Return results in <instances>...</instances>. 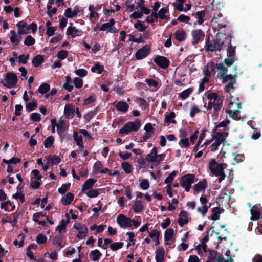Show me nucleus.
<instances>
[{
	"mask_svg": "<svg viewBox=\"0 0 262 262\" xmlns=\"http://www.w3.org/2000/svg\"><path fill=\"white\" fill-rule=\"evenodd\" d=\"M204 97L208 100V103L205 102L203 107L207 110L210 111L211 113L217 115L221 109L222 100L220 96L216 93L207 92L204 94Z\"/></svg>",
	"mask_w": 262,
	"mask_h": 262,
	"instance_id": "1",
	"label": "nucleus"
},
{
	"mask_svg": "<svg viewBox=\"0 0 262 262\" xmlns=\"http://www.w3.org/2000/svg\"><path fill=\"white\" fill-rule=\"evenodd\" d=\"M207 168L211 174L219 177V183L225 179L226 174L224 170L227 168L226 163H218L215 159H210L208 161Z\"/></svg>",
	"mask_w": 262,
	"mask_h": 262,
	"instance_id": "2",
	"label": "nucleus"
},
{
	"mask_svg": "<svg viewBox=\"0 0 262 262\" xmlns=\"http://www.w3.org/2000/svg\"><path fill=\"white\" fill-rule=\"evenodd\" d=\"M141 126V122L139 120L135 121H129L120 129L119 133L122 135H127L133 132L138 131Z\"/></svg>",
	"mask_w": 262,
	"mask_h": 262,
	"instance_id": "3",
	"label": "nucleus"
},
{
	"mask_svg": "<svg viewBox=\"0 0 262 262\" xmlns=\"http://www.w3.org/2000/svg\"><path fill=\"white\" fill-rule=\"evenodd\" d=\"M224 43V41L218 38L210 41L209 37H208V40L206 42L204 48L208 52H213L216 50L220 51L222 49Z\"/></svg>",
	"mask_w": 262,
	"mask_h": 262,
	"instance_id": "4",
	"label": "nucleus"
},
{
	"mask_svg": "<svg viewBox=\"0 0 262 262\" xmlns=\"http://www.w3.org/2000/svg\"><path fill=\"white\" fill-rule=\"evenodd\" d=\"M228 135L227 132H217L212 137V141H213V143L210 146L211 151H216L217 150L219 146L225 140L226 137Z\"/></svg>",
	"mask_w": 262,
	"mask_h": 262,
	"instance_id": "5",
	"label": "nucleus"
},
{
	"mask_svg": "<svg viewBox=\"0 0 262 262\" xmlns=\"http://www.w3.org/2000/svg\"><path fill=\"white\" fill-rule=\"evenodd\" d=\"M166 155L164 153L158 155V148L154 147L150 152L147 155L146 160L148 162L160 163L165 158Z\"/></svg>",
	"mask_w": 262,
	"mask_h": 262,
	"instance_id": "6",
	"label": "nucleus"
},
{
	"mask_svg": "<svg viewBox=\"0 0 262 262\" xmlns=\"http://www.w3.org/2000/svg\"><path fill=\"white\" fill-rule=\"evenodd\" d=\"M195 182V177L194 174H188L183 176L180 180V185L185 188L187 192H189L192 183Z\"/></svg>",
	"mask_w": 262,
	"mask_h": 262,
	"instance_id": "7",
	"label": "nucleus"
},
{
	"mask_svg": "<svg viewBox=\"0 0 262 262\" xmlns=\"http://www.w3.org/2000/svg\"><path fill=\"white\" fill-rule=\"evenodd\" d=\"M17 81V77L13 73L9 72L6 74L5 77L2 82L5 86L8 88H12L16 84Z\"/></svg>",
	"mask_w": 262,
	"mask_h": 262,
	"instance_id": "8",
	"label": "nucleus"
},
{
	"mask_svg": "<svg viewBox=\"0 0 262 262\" xmlns=\"http://www.w3.org/2000/svg\"><path fill=\"white\" fill-rule=\"evenodd\" d=\"M192 36L191 43L195 46L203 41L205 34L201 29H195L191 32Z\"/></svg>",
	"mask_w": 262,
	"mask_h": 262,
	"instance_id": "9",
	"label": "nucleus"
},
{
	"mask_svg": "<svg viewBox=\"0 0 262 262\" xmlns=\"http://www.w3.org/2000/svg\"><path fill=\"white\" fill-rule=\"evenodd\" d=\"M236 76V74L234 75L229 74L228 76L225 77V78L223 79L224 82L227 83L224 88V90L226 92H229L231 90L234 89L233 85L236 83L235 78Z\"/></svg>",
	"mask_w": 262,
	"mask_h": 262,
	"instance_id": "10",
	"label": "nucleus"
},
{
	"mask_svg": "<svg viewBox=\"0 0 262 262\" xmlns=\"http://www.w3.org/2000/svg\"><path fill=\"white\" fill-rule=\"evenodd\" d=\"M73 228L76 229L78 231V233L76 235V237L78 238L83 239L87 235L88 229L84 225L77 223L74 224Z\"/></svg>",
	"mask_w": 262,
	"mask_h": 262,
	"instance_id": "11",
	"label": "nucleus"
},
{
	"mask_svg": "<svg viewBox=\"0 0 262 262\" xmlns=\"http://www.w3.org/2000/svg\"><path fill=\"white\" fill-rule=\"evenodd\" d=\"M117 224L123 228H126L131 227V219L127 217L123 214H120L117 217Z\"/></svg>",
	"mask_w": 262,
	"mask_h": 262,
	"instance_id": "12",
	"label": "nucleus"
},
{
	"mask_svg": "<svg viewBox=\"0 0 262 262\" xmlns=\"http://www.w3.org/2000/svg\"><path fill=\"white\" fill-rule=\"evenodd\" d=\"M82 9L79 6H76L73 10L70 8H68L64 12V15L67 18H73L79 15Z\"/></svg>",
	"mask_w": 262,
	"mask_h": 262,
	"instance_id": "13",
	"label": "nucleus"
},
{
	"mask_svg": "<svg viewBox=\"0 0 262 262\" xmlns=\"http://www.w3.org/2000/svg\"><path fill=\"white\" fill-rule=\"evenodd\" d=\"M149 53V47L148 46H145L139 49L137 51V52L136 53L135 56L138 60H141L147 56Z\"/></svg>",
	"mask_w": 262,
	"mask_h": 262,
	"instance_id": "14",
	"label": "nucleus"
},
{
	"mask_svg": "<svg viewBox=\"0 0 262 262\" xmlns=\"http://www.w3.org/2000/svg\"><path fill=\"white\" fill-rule=\"evenodd\" d=\"M154 60L159 67L162 69H166L169 64L168 60L166 57L162 56H157Z\"/></svg>",
	"mask_w": 262,
	"mask_h": 262,
	"instance_id": "15",
	"label": "nucleus"
},
{
	"mask_svg": "<svg viewBox=\"0 0 262 262\" xmlns=\"http://www.w3.org/2000/svg\"><path fill=\"white\" fill-rule=\"evenodd\" d=\"M261 209L259 205L257 204L253 206L250 209V213L251 214V220L252 221L258 220L260 217Z\"/></svg>",
	"mask_w": 262,
	"mask_h": 262,
	"instance_id": "16",
	"label": "nucleus"
},
{
	"mask_svg": "<svg viewBox=\"0 0 262 262\" xmlns=\"http://www.w3.org/2000/svg\"><path fill=\"white\" fill-rule=\"evenodd\" d=\"M66 34L68 36H71L72 38H74L81 36L82 34V31L76 28L75 27L71 26L68 27Z\"/></svg>",
	"mask_w": 262,
	"mask_h": 262,
	"instance_id": "17",
	"label": "nucleus"
},
{
	"mask_svg": "<svg viewBox=\"0 0 262 262\" xmlns=\"http://www.w3.org/2000/svg\"><path fill=\"white\" fill-rule=\"evenodd\" d=\"M207 187V181L203 179L194 185L193 193L195 195L204 192Z\"/></svg>",
	"mask_w": 262,
	"mask_h": 262,
	"instance_id": "18",
	"label": "nucleus"
},
{
	"mask_svg": "<svg viewBox=\"0 0 262 262\" xmlns=\"http://www.w3.org/2000/svg\"><path fill=\"white\" fill-rule=\"evenodd\" d=\"M173 36L178 41H183L186 38V32L184 29H179L174 33Z\"/></svg>",
	"mask_w": 262,
	"mask_h": 262,
	"instance_id": "19",
	"label": "nucleus"
},
{
	"mask_svg": "<svg viewBox=\"0 0 262 262\" xmlns=\"http://www.w3.org/2000/svg\"><path fill=\"white\" fill-rule=\"evenodd\" d=\"M10 41L14 45H17L21 40V37L17 35L14 30H12L9 33Z\"/></svg>",
	"mask_w": 262,
	"mask_h": 262,
	"instance_id": "20",
	"label": "nucleus"
},
{
	"mask_svg": "<svg viewBox=\"0 0 262 262\" xmlns=\"http://www.w3.org/2000/svg\"><path fill=\"white\" fill-rule=\"evenodd\" d=\"M168 9L167 7L166 8H161L158 13L155 12V14L154 15H156V19L159 18L160 19H168V17L167 16V13H168Z\"/></svg>",
	"mask_w": 262,
	"mask_h": 262,
	"instance_id": "21",
	"label": "nucleus"
},
{
	"mask_svg": "<svg viewBox=\"0 0 262 262\" xmlns=\"http://www.w3.org/2000/svg\"><path fill=\"white\" fill-rule=\"evenodd\" d=\"M132 209L135 213H138L142 211L144 209V206L140 200H137L134 202L132 205Z\"/></svg>",
	"mask_w": 262,
	"mask_h": 262,
	"instance_id": "22",
	"label": "nucleus"
},
{
	"mask_svg": "<svg viewBox=\"0 0 262 262\" xmlns=\"http://www.w3.org/2000/svg\"><path fill=\"white\" fill-rule=\"evenodd\" d=\"M16 26L18 28V33L19 35L25 34L28 33L27 31V24L24 21H20L17 23Z\"/></svg>",
	"mask_w": 262,
	"mask_h": 262,
	"instance_id": "23",
	"label": "nucleus"
},
{
	"mask_svg": "<svg viewBox=\"0 0 262 262\" xmlns=\"http://www.w3.org/2000/svg\"><path fill=\"white\" fill-rule=\"evenodd\" d=\"M187 212L185 211H181L179 214L178 223L180 226L182 227L184 224L188 223Z\"/></svg>",
	"mask_w": 262,
	"mask_h": 262,
	"instance_id": "24",
	"label": "nucleus"
},
{
	"mask_svg": "<svg viewBox=\"0 0 262 262\" xmlns=\"http://www.w3.org/2000/svg\"><path fill=\"white\" fill-rule=\"evenodd\" d=\"M74 109L73 105L71 104H67L65 106L64 113L68 119H71L74 115Z\"/></svg>",
	"mask_w": 262,
	"mask_h": 262,
	"instance_id": "25",
	"label": "nucleus"
},
{
	"mask_svg": "<svg viewBox=\"0 0 262 262\" xmlns=\"http://www.w3.org/2000/svg\"><path fill=\"white\" fill-rule=\"evenodd\" d=\"M115 107L118 111L122 113H126L129 108L128 104L123 101L118 102L115 105Z\"/></svg>",
	"mask_w": 262,
	"mask_h": 262,
	"instance_id": "26",
	"label": "nucleus"
},
{
	"mask_svg": "<svg viewBox=\"0 0 262 262\" xmlns=\"http://www.w3.org/2000/svg\"><path fill=\"white\" fill-rule=\"evenodd\" d=\"M101 253L97 249L92 250L90 252L89 256L91 260L94 261H98L101 256Z\"/></svg>",
	"mask_w": 262,
	"mask_h": 262,
	"instance_id": "27",
	"label": "nucleus"
},
{
	"mask_svg": "<svg viewBox=\"0 0 262 262\" xmlns=\"http://www.w3.org/2000/svg\"><path fill=\"white\" fill-rule=\"evenodd\" d=\"M96 182V180L93 178L87 180L82 186L81 189L82 191L85 192L86 190L91 188Z\"/></svg>",
	"mask_w": 262,
	"mask_h": 262,
	"instance_id": "28",
	"label": "nucleus"
},
{
	"mask_svg": "<svg viewBox=\"0 0 262 262\" xmlns=\"http://www.w3.org/2000/svg\"><path fill=\"white\" fill-rule=\"evenodd\" d=\"M156 262H163L164 257V250L163 248L157 249L156 252Z\"/></svg>",
	"mask_w": 262,
	"mask_h": 262,
	"instance_id": "29",
	"label": "nucleus"
},
{
	"mask_svg": "<svg viewBox=\"0 0 262 262\" xmlns=\"http://www.w3.org/2000/svg\"><path fill=\"white\" fill-rule=\"evenodd\" d=\"M95 7L93 5L89 6V10L90 11V17L92 21L94 22L99 18V15L97 12L95 11Z\"/></svg>",
	"mask_w": 262,
	"mask_h": 262,
	"instance_id": "30",
	"label": "nucleus"
},
{
	"mask_svg": "<svg viewBox=\"0 0 262 262\" xmlns=\"http://www.w3.org/2000/svg\"><path fill=\"white\" fill-rule=\"evenodd\" d=\"M100 30L105 31L107 33H115L117 29L114 26H111L107 23H104L100 28Z\"/></svg>",
	"mask_w": 262,
	"mask_h": 262,
	"instance_id": "31",
	"label": "nucleus"
},
{
	"mask_svg": "<svg viewBox=\"0 0 262 262\" xmlns=\"http://www.w3.org/2000/svg\"><path fill=\"white\" fill-rule=\"evenodd\" d=\"M217 69L220 71L221 78L224 79L225 77L228 76L227 75L228 71L227 68L225 67V65L223 63L218 64L217 65Z\"/></svg>",
	"mask_w": 262,
	"mask_h": 262,
	"instance_id": "32",
	"label": "nucleus"
},
{
	"mask_svg": "<svg viewBox=\"0 0 262 262\" xmlns=\"http://www.w3.org/2000/svg\"><path fill=\"white\" fill-rule=\"evenodd\" d=\"M73 199L74 195L72 193L69 192L62 198L61 202L63 205H67L72 202Z\"/></svg>",
	"mask_w": 262,
	"mask_h": 262,
	"instance_id": "33",
	"label": "nucleus"
},
{
	"mask_svg": "<svg viewBox=\"0 0 262 262\" xmlns=\"http://www.w3.org/2000/svg\"><path fill=\"white\" fill-rule=\"evenodd\" d=\"M53 244L60 248H63L66 246V242H64L62 237L59 236L54 237Z\"/></svg>",
	"mask_w": 262,
	"mask_h": 262,
	"instance_id": "34",
	"label": "nucleus"
},
{
	"mask_svg": "<svg viewBox=\"0 0 262 262\" xmlns=\"http://www.w3.org/2000/svg\"><path fill=\"white\" fill-rule=\"evenodd\" d=\"M228 113L231 117L235 120H243V117H242L239 115L240 112L238 110H230L228 112Z\"/></svg>",
	"mask_w": 262,
	"mask_h": 262,
	"instance_id": "35",
	"label": "nucleus"
},
{
	"mask_svg": "<svg viewBox=\"0 0 262 262\" xmlns=\"http://www.w3.org/2000/svg\"><path fill=\"white\" fill-rule=\"evenodd\" d=\"M174 233V230L172 229H169L165 231L164 234L165 244L168 245V241L171 240Z\"/></svg>",
	"mask_w": 262,
	"mask_h": 262,
	"instance_id": "36",
	"label": "nucleus"
},
{
	"mask_svg": "<svg viewBox=\"0 0 262 262\" xmlns=\"http://www.w3.org/2000/svg\"><path fill=\"white\" fill-rule=\"evenodd\" d=\"M215 69V65L213 62L208 63L206 66L205 69L204 70V74L206 76H209L211 74V72H213Z\"/></svg>",
	"mask_w": 262,
	"mask_h": 262,
	"instance_id": "37",
	"label": "nucleus"
},
{
	"mask_svg": "<svg viewBox=\"0 0 262 262\" xmlns=\"http://www.w3.org/2000/svg\"><path fill=\"white\" fill-rule=\"evenodd\" d=\"M43 61V58L42 55H37L32 60V64L35 67H39Z\"/></svg>",
	"mask_w": 262,
	"mask_h": 262,
	"instance_id": "38",
	"label": "nucleus"
},
{
	"mask_svg": "<svg viewBox=\"0 0 262 262\" xmlns=\"http://www.w3.org/2000/svg\"><path fill=\"white\" fill-rule=\"evenodd\" d=\"M159 232L157 230H154L149 233V237L153 239L156 245H158L159 244Z\"/></svg>",
	"mask_w": 262,
	"mask_h": 262,
	"instance_id": "39",
	"label": "nucleus"
},
{
	"mask_svg": "<svg viewBox=\"0 0 262 262\" xmlns=\"http://www.w3.org/2000/svg\"><path fill=\"white\" fill-rule=\"evenodd\" d=\"M47 160L48 163L51 165L57 164L60 162L59 157L56 156H48L47 157Z\"/></svg>",
	"mask_w": 262,
	"mask_h": 262,
	"instance_id": "40",
	"label": "nucleus"
},
{
	"mask_svg": "<svg viewBox=\"0 0 262 262\" xmlns=\"http://www.w3.org/2000/svg\"><path fill=\"white\" fill-rule=\"evenodd\" d=\"M205 12L204 11H198L195 13V16L198 19L197 23L199 25H202L204 21Z\"/></svg>",
	"mask_w": 262,
	"mask_h": 262,
	"instance_id": "41",
	"label": "nucleus"
},
{
	"mask_svg": "<svg viewBox=\"0 0 262 262\" xmlns=\"http://www.w3.org/2000/svg\"><path fill=\"white\" fill-rule=\"evenodd\" d=\"M175 117V114L174 112H170L169 114L166 115L165 117V123H168L167 124H165L168 126L170 122L176 123V121L174 120H172Z\"/></svg>",
	"mask_w": 262,
	"mask_h": 262,
	"instance_id": "42",
	"label": "nucleus"
},
{
	"mask_svg": "<svg viewBox=\"0 0 262 262\" xmlns=\"http://www.w3.org/2000/svg\"><path fill=\"white\" fill-rule=\"evenodd\" d=\"M57 130L59 134L63 133L67 129V127L63 120L60 121V122L57 124Z\"/></svg>",
	"mask_w": 262,
	"mask_h": 262,
	"instance_id": "43",
	"label": "nucleus"
},
{
	"mask_svg": "<svg viewBox=\"0 0 262 262\" xmlns=\"http://www.w3.org/2000/svg\"><path fill=\"white\" fill-rule=\"evenodd\" d=\"M185 1V0H176L173 5L179 11L182 12L184 10L183 4Z\"/></svg>",
	"mask_w": 262,
	"mask_h": 262,
	"instance_id": "44",
	"label": "nucleus"
},
{
	"mask_svg": "<svg viewBox=\"0 0 262 262\" xmlns=\"http://www.w3.org/2000/svg\"><path fill=\"white\" fill-rule=\"evenodd\" d=\"M103 70L104 67L103 66H101L99 63H95L94 66L91 68V71L92 72H97L99 74H101Z\"/></svg>",
	"mask_w": 262,
	"mask_h": 262,
	"instance_id": "45",
	"label": "nucleus"
},
{
	"mask_svg": "<svg viewBox=\"0 0 262 262\" xmlns=\"http://www.w3.org/2000/svg\"><path fill=\"white\" fill-rule=\"evenodd\" d=\"M50 88L49 84L45 83L39 86L38 91L40 94H45L49 91Z\"/></svg>",
	"mask_w": 262,
	"mask_h": 262,
	"instance_id": "46",
	"label": "nucleus"
},
{
	"mask_svg": "<svg viewBox=\"0 0 262 262\" xmlns=\"http://www.w3.org/2000/svg\"><path fill=\"white\" fill-rule=\"evenodd\" d=\"M179 144L182 147H184L187 149L190 145L189 140L187 138H181L179 142Z\"/></svg>",
	"mask_w": 262,
	"mask_h": 262,
	"instance_id": "47",
	"label": "nucleus"
},
{
	"mask_svg": "<svg viewBox=\"0 0 262 262\" xmlns=\"http://www.w3.org/2000/svg\"><path fill=\"white\" fill-rule=\"evenodd\" d=\"M192 92V89H187L180 93L179 97L183 99H186L189 96Z\"/></svg>",
	"mask_w": 262,
	"mask_h": 262,
	"instance_id": "48",
	"label": "nucleus"
},
{
	"mask_svg": "<svg viewBox=\"0 0 262 262\" xmlns=\"http://www.w3.org/2000/svg\"><path fill=\"white\" fill-rule=\"evenodd\" d=\"M54 138L52 136H49L48 137L45 141L44 142V146L45 148H50L54 142Z\"/></svg>",
	"mask_w": 262,
	"mask_h": 262,
	"instance_id": "49",
	"label": "nucleus"
},
{
	"mask_svg": "<svg viewBox=\"0 0 262 262\" xmlns=\"http://www.w3.org/2000/svg\"><path fill=\"white\" fill-rule=\"evenodd\" d=\"M84 193H86V195L90 198H95L99 194V190L97 189H90L87 192H85Z\"/></svg>",
	"mask_w": 262,
	"mask_h": 262,
	"instance_id": "50",
	"label": "nucleus"
},
{
	"mask_svg": "<svg viewBox=\"0 0 262 262\" xmlns=\"http://www.w3.org/2000/svg\"><path fill=\"white\" fill-rule=\"evenodd\" d=\"M35 42V39L31 35H28L26 37L24 40V44L26 46H30L34 45Z\"/></svg>",
	"mask_w": 262,
	"mask_h": 262,
	"instance_id": "51",
	"label": "nucleus"
},
{
	"mask_svg": "<svg viewBox=\"0 0 262 262\" xmlns=\"http://www.w3.org/2000/svg\"><path fill=\"white\" fill-rule=\"evenodd\" d=\"M140 187L143 190H147L149 187V181L147 179H141L140 183Z\"/></svg>",
	"mask_w": 262,
	"mask_h": 262,
	"instance_id": "52",
	"label": "nucleus"
},
{
	"mask_svg": "<svg viewBox=\"0 0 262 262\" xmlns=\"http://www.w3.org/2000/svg\"><path fill=\"white\" fill-rule=\"evenodd\" d=\"M68 52L66 50H62L58 52L57 56L60 60H64L67 58Z\"/></svg>",
	"mask_w": 262,
	"mask_h": 262,
	"instance_id": "53",
	"label": "nucleus"
},
{
	"mask_svg": "<svg viewBox=\"0 0 262 262\" xmlns=\"http://www.w3.org/2000/svg\"><path fill=\"white\" fill-rule=\"evenodd\" d=\"M122 168L126 173H130L132 172V166L130 164L127 162H124L121 164Z\"/></svg>",
	"mask_w": 262,
	"mask_h": 262,
	"instance_id": "54",
	"label": "nucleus"
},
{
	"mask_svg": "<svg viewBox=\"0 0 262 262\" xmlns=\"http://www.w3.org/2000/svg\"><path fill=\"white\" fill-rule=\"evenodd\" d=\"M73 138L75 142H76V144L78 146H81L82 144H83V142L82 139L81 137H79L78 136L77 132H74L73 134Z\"/></svg>",
	"mask_w": 262,
	"mask_h": 262,
	"instance_id": "55",
	"label": "nucleus"
},
{
	"mask_svg": "<svg viewBox=\"0 0 262 262\" xmlns=\"http://www.w3.org/2000/svg\"><path fill=\"white\" fill-rule=\"evenodd\" d=\"M67 223L64 220H62L61 224L59 225L56 228V230L61 233L66 231Z\"/></svg>",
	"mask_w": 262,
	"mask_h": 262,
	"instance_id": "56",
	"label": "nucleus"
},
{
	"mask_svg": "<svg viewBox=\"0 0 262 262\" xmlns=\"http://www.w3.org/2000/svg\"><path fill=\"white\" fill-rule=\"evenodd\" d=\"M47 239V237L42 234H39L36 237V242L39 244L46 243Z\"/></svg>",
	"mask_w": 262,
	"mask_h": 262,
	"instance_id": "57",
	"label": "nucleus"
},
{
	"mask_svg": "<svg viewBox=\"0 0 262 262\" xmlns=\"http://www.w3.org/2000/svg\"><path fill=\"white\" fill-rule=\"evenodd\" d=\"M220 212L217 208H213L212 214L211 216V219L213 221H216L220 219Z\"/></svg>",
	"mask_w": 262,
	"mask_h": 262,
	"instance_id": "58",
	"label": "nucleus"
},
{
	"mask_svg": "<svg viewBox=\"0 0 262 262\" xmlns=\"http://www.w3.org/2000/svg\"><path fill=\"white\" fill-rule=\"evenodd\" d=\"M123 246V244L121 242H115L112 243L110 245V248L113 250H117L122 248Z\"/></svg>",
	"mask_w": 262,
	"mask_h": 262,
	"instance_id": "59",
	"label": "nucleus"
},
{
	"mask_svg": "<svg viewBox=\"0 0 262 262\" xmlns=\"http://www.w3.org/2000/svg\"><path fill=\"white\" fill-rule=\"evenodd\" d=\"M73 84L76 88L79 89L83 85V80L79 77H76L73 80Z\"/></svg>",
	"mask_w": 262,
	"mask_h": 262,
	"instance_id": "60",
	"label": "nucleus"
},
{
	"mask_svg": "<svg viewBox=\"0 0 262 262\" xmlns=\"http://www.w3.org/2000/svg\"><path fill=\"white\" fill-rule=\"evenodd\" d=\"M102 167V164L101 162L97 161L93 165V171L95 173H97L100 171Z\"/></svg>",
	"mask_w": 262,
	"mask_h": 262,
	"instance_id": "61",
	"label": "nucleus"
},
{
	"mask_svg": "<svg viewBox=\"0 0 262 262\" xmlns=\"http://www.w3.org/2000/svg\"><path fill=\"white\" fill-rule=\"evenodd\" d=\"M70 185V183L62 184V186L58 189V192L60 194H64L69 188Z\"/></svg>",
	"mask_w": 262,
	"mask_h": 262,
	"instance_id": "62",
	"label": "nucleus"
},
{
	"mask_svg": "<svg viewBox=\"0 0 262 262\" xmlns=\"http://www.w3.org/2000/svg\"><path fill=\"white\" fill-rule=\"evenodd\" d=\"M62 37L61 34H57L51 39L50 42L52 44H56L62 39Z\"/></svg>",
	"mask_w": 262,
	"mask_h": 262,
	"instance_id": "63",
	"label": "nucleus"
},
{
	"mask_svg": "<svg viewBox=\"0 0 262 262\" xmlns=\"http://www.w3.org/2000/svg\"><path fill=\"white\" fill-rule=\"evenodd\" d=\"M235 47L231 45H229L227 50V56L229 57H233L235 54Z\"/></svg>",
	"mask_w": 262,
	"mask_h": 262,
	"instance_id": "64",
	"label": "nucleus"
}]
</instances>
